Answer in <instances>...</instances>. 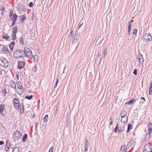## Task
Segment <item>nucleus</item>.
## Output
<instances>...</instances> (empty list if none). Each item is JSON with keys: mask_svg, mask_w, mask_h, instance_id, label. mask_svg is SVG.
<instances>
[{"mask_svg": "<svg viewBox=\"0 0 152 152\" xmlns=\"http://www.w3.org/2000/svg\"><path fill=\"white\" fill-rule=\"evenodd\" d=\"M15 20H12V21H13V22H12V25H11V26H14V25H15V22L17 20V19H15Z\"/></svg>", "mask_w": 152, "mask_h": 152, "instance_id": "nucleus-38", "label": "nucleus"}, {"mask_svg": "<svg viewBox=\"0 0 152 152\" xmlns=\"http://www.w3.org/2000/svg\"><path fill=\"white\" fill-rule=\"evenodd\" d=\"M133 22V20H131L130 21H129V22H130V24H131V23H132Z\"/></svg>", "mask_w": 152, "mask_h": 152, "instance_id": "nucleus-58", "label": "nucleus"}, {"mask_svg": "<svg viewBox=\"0 0 152 152\" xmlns=\"http://www.w3.org/2000/svg\"><path fill=\"white\" fill-rule=\"evenodd\" d=\"M33 97V96L32 95H31L30 96H26L25 97V98L28 99V100H30Z\"/></svg>", "mask_w": 152, "mask_h": 152, "instance_id": "nucleus-34", "label": "nucleus"}, {"mask_svg": "<svg viewBox=\"0 0 152 152\" xmlns=\"http://www.w3.org/2000/svg\"><path fill=\"white\" fill-rule=\"evenodd\" d=\"M20 112L21 113H23L24 112V109L22 104H20Z\"/></svg>", "mask_w": 152, "mask_h": 152, "instance_id": "nucleus-22", "label": "nucleus"}, {"mask_svg": "<svg viewBox=\"0 0 152 152\" xmlns=\"http://www.w3.org/2000/svg\"><path fill=\"white\" fill-rule=\"evenodd\" d=\"M141 99H143L144 101H145V99L143 97H142L141 98Z\"/></svg>", "mask_w": 152, "mask_h": 152, "instance_id": "nucleus-56", "label": "nucleus"}, {"mask_svg": "<svg viewBox=\"0 0 152 152\" xmlns=\"http://www.w3.org/2000/svg\"><path fill=\"white\" fill-rule=\"evenodd\" d=\"M1 74V71L0 70V74Z\"/></svg>", "mask_w": 152, "mask_h": 152, "instance_id": "nucleus-61", "label": "nucleus"}, {"mask_svg": "<svg viewBox=\"0 0 152 152\" xmlns=\"http://www.w3.org/2000/svg\"><path fill=\"white\" fill-rule=\"evenodd\" d=\"M16 88H17V89L22 90V86L21 83L19 82H17L16 83Z\"/></svg>", "mask_w": 152, "mask_h": 152, "instance_id": "nucleus-16", "label": "nucleus"}, {"mask_svg": "<svg viewBox=\"0 0 152 152\" xmlns=\"http://www.w3.org/2000/svg\"><path fill=\"white\" fill-rule=\"evenodd\" d=\"M127 148L125 145H123L121 146L120 149L121 151L122 152H128L127 151Z\"/></svg>", "mask_w": 152, "mask_h": 152, "instance_id": "nucleus-14", "label": "nucleus"}, {"mask_svg": "<svg viewBox=\"0 0 152 152\" xmlns=\"http://www.w3.org/2000/svg\"><path fill=\"white\" fill-rule=\"evenodd\" d=\"M13 55L14 57H23L24 56V50L20 49L16 50Z\"/></svg>", "mask_w": 152, "mask_h": 152, "instance_id": "nucleus-2", "label": "nucleus"}, {"mask_svg": "<svg viewBox=\"0 0 152 152\" xmlns=\"http://www.w3.org/2000/svg\"><path fill=\"white\" fill-rule=\"evenodd\" d=\"M150 152H152V149L151 150V151Z\"/></svg>", "mask_w": 152, "mask_h": 152, "instance_id": "nucleus-64", "label": "nucleus"}, {"mask_svg": "<svg viewBox=\"0 0 152 152\" xmlns=\"http://www.w3.org/2000/svg\"><path fill=\"white\" fill-rule=\"evenodd\" d=\"M25 65L24 62L23 61H20L18 62V68L19 69H21L23 68Z\"/></svg>", "mask_w": 152, "mask_h": 152, "instance_id": "nucleus-12", "label": "nucleus"}, {"mask_svg": "<svg viewBox=\"0 0 152 152\" xmlns=\"http://www.w3.org/2000/svg\"><path fill=\"white\" fill-rule=\"evenodd\" d=\"M98 56L99 57L100 56V54H98Z\"/></svg>", "mask_w": 152, "mask_h": 152, "instance_id": "nucleus-62", "label": "nucleus"}, {"mask_svg": "<svg viewBox=\"0 0 152 152\" xmlns=\"http://www.w3.org/2000/svg\"><path fill=\"white\" fill-rule=\"evenodd\" d=\"M138 60L139 64H142L144 60L143 58H139Z\"/></svg>", "mask_w": 152, "mask_h": 152, "instance_id": "nucleus-24", "label": "nucleus"}, {"mask_svg": "<svg viewBox=\"0 0 152 152\" xmlns=\"http://www.w3.org/2000/svg\"><path fill=\"white\" fill-rule=\"evenodd\" d=\"M118 124H117L115 128L114 129V132H115V133H116L117 132V130H118Z\"/></svg>", "mask_w": 152, "mask_h": 152, "instance_id": "nucleus-40", "label": "nucleus"}, {"mask_svg": "<svg viewBox=\"0 0 152 152\" xmlns=\"http://www.w3.org/2000/svg\"><path fill=\"white\" fill-rule=\"evenodd\" d=\"M58 82V79H57V81H56V84L55 86V87H54L55 88H56V86H57V85Z\"/></svg>", "mask_w": 152, "mask_h": 152, "instance_id": "nucleus-45", "label": "nucleus"}, {"mask_svg": "<svg viewBox=\"0 0 152 152\" xmlns=\"http://www.w3.org/2000/svg\"><path fill=\"white\" fill-rule=\"evenodd\" d=\"M131 28H128V32H130Z\"/></svg>", "mask_w": 152, "mask_h": 152, "instance_id": "nucleus-57", "label": "nucleus"}, {"mask_svg": "<svg viewBox=\"0 0 152 152\" xmlns=\"http://www.w3.org/2000/svg\"><path fill=\"white\" fill-rule=\"evenodd\" d=\"M80 33L78 32L75 33L74 35V38L72 42L73 44H75L76 42L79 41V40Z\"/></svg>", "mask_w": 152, "mask_h": 152, "instance_id": "nucleus-6", "label": "nucleus"}, {"mask_svg": "<svg viewBox=\"0 0 152 152\" xmlns=\"http://www.w3.org/2000/svg\"><path fill=\"white\" fill-rule=\"evenodd\" d=\"M37 70V67L36 65H35L34 66L32 69V71L34 72H36Z\"/></svg>", "mask_w": 152, "mask_h": 152, "instance_id": "nucleus-29", "label": "nucleus"}, {"mask_svg": "<svg viewBox=\"0 0 152 152\" xmlns=\"http://www.w3.org/2000/svg\"><path fill=\"white\" fill-rule=\"evenodd\" d=\"M130 32H128V34L129 35H130Z\"/></svg>", "mask_w": 152, "mask_h": 152, "instance_id": "nucleus-59", "label": "nucleus"}, {"mask_svg": "<svg viewBox=\"0 0 152 152\" xmlns=\"http://www.w3.org/2000/svg\"><path fill=\"white\" fill-rule=\"evenodd\" d=\"M23 50L24 56H26V57H29L32 55V51L30 49L27 48L26 50Z\"/></svg>", "mask_w": 152, "mask_h": 152, "instance_id": "nucleus-7", "label": "nucleus"}, {"mask_svg": "<svg viewBox=\"0 0 152 152\" xmlns=\"http://www.w3.org/2000/svg\"><path fill=\"white\" fill-rule=\"evenodd\" d=\"M9 47L11 50H13V47H14L13 46L10 44V45H9Z\"/></svg>", "mask_w": 152, "mask_h": 152, "instance_id": "nucleus-41", "label": "nucleus"}, {"mask_svg": "<svg viewBox=\"0 0 152 152\" xmlns=\"http://www.w3.org/2000/svg\"><path fill=\"white\" fill-rule=\"evenodd\" d=\"M135 145L134 142V141H130L127 143V145L128 147V149L130 148H132Z\"/></svg>", "mask_w": 152, "mask_h": 152, "instance_id": "nucleus-15", "label": "nucleus"}, {"mask_svg": "<svg viewBox=\"0 0 152 152\" xmlns=\"http://www.w3.org/2000/svg\"><path fill=\"white\" fill-rule=\"evenodd\" d=\"M48 115H46L43 118V122L44 123L47 122L48 121Z\"/></svg>", "mask_w": 152, "mask_h": 152, "instance_id": "nucleus-27", "label": "nucleus"}, {"mask_svg": "<svg viewBox=\"0 0 152 152\" xmlns=\"http://www.w3.org/2000/svg\"><path fill=\"white\" fill-rule=\"evenodd\" d=\"M126 112L125 110L123 111L121 113V117L126 116Z\"/></svg>", "mask_w": 152, "mask_h": 152, "instance_id": "nucleus-23", "label": "nucleus"}, {"mask_svg": "<svg viewBox=\"0 0 152 152\" xmlns=\"http://www.w3.org/2000/svg\"><path fill=\"white\" fill-rule=\"evenodd\" d=\"M107 48H106L104 52V53L102 55V56L105 57L106 56V55L107 54Z\"/></svg>", "mask_w": 152, "mask_h": 152, "instance_id": "nucleus-33", "label": "nucleus"}, {"mask_svg": "<svg viewBox=\"0 0 152 152\" xmlns=\"http://www.w3.org/2000/svg\"><path fill=\"white\" fill-rule=\"evenodd\" d=\"M12 152H19V149L18 147L15 148L12 150Z\"/></svg>", "mask_w": 152, "mask_h": 152, "instance_id": "nucleus-30", "label": "nucleus"}, {"mask_svg": "<svg viewBox=\"0 0 152 152\" xmlns=\"http://www.w3.org/2000/svg\"><path fill=\"white\" fill-rule=\"evenodd\" d=\"M88 141L87 139H86V141L85 142V147H87V146H88Z\"/></svg>", "mask_w": 152, "mask_h": 152, "instance_id": "nucleus-44", "label": "nucleus"}, {"mask_svg": "<svg viewBox=\"0 0 152 152\" xmlns=\"http://www.w3.org/2000/svg\"><path fill=\"white\" fill-rule=\"evenodd\" d=\"M9 16L11 20H15V18L17 19V15L13 14V12L12 11H10L9 13Z\"/></svg>", "mask_w": 152, "mask_h": 152, "instance_id": "nucleus-10", "label": "nucleus"}, {"mask_svg": "<svg viewBox=\"0 0 152 152\" xmlns=\"http://www.w3.org/2000/svg\"><path fill=\"white\" fill-rule=\"evenodd\" d=\"M140 56L142 57V56L141 54H140Z\"/></svg>", "mask_w": 152, "mask_h": 152, "instance_id": "nucleus-60", "label": "nucleus"}, {"mask_svg": "<svg viewBox=\"0 0 152 152\" xmlns=\"http://www.w3.org/2000/svg\"><path fill=\"white\" fill-rule=\"evenodd\" d=\"M2 50L3 51H4V52H7L8 51V48H7V47H3V48H2Z\"/></svg>", "mask_w": 152, "mask_h": 152, "instance_id": "nucleus-31", "label": "nucleus"}, {"mask_svg": "<svg viewBox=\"0 0 152 152\" xmlns=\"http://www.w3.org/2000/svg\"><path fill=\"white\" fill-rule=\"evenodd\" d=\"M27 135L26 134H25L23 136L22 141L23 142H25V140L27 139Z\"/></svg>", "mask_w": 152, "mask_h": 152, "instance_id": "nucleus-26", "label": "nucleus"}, {"mask_svg": "<svg viewBox=\"0 0 152 152\" xmlns=\"http://www.w3.org/2000/svg\"><path fill=\"white\" fill-rule=\"evenodd\" d=\"M152 88V83H151L150 84V87L149 89H151Z\"/></svg>", "mask_w": 152, "mask_h": 152, "instance_id": "nucleus-53", "label": "nucleus"}, {"mask_svg": "<svg viewBox=\"0 0 152 152\" xmlns=\"http://www.w3.org/2000/svg\"><path fill=\"white\" fill-rule=\"evenodd\" d=\"M137 29H134V31L133 32V34L136 35L137 34Z\"/></svg>", "mask_w": 152, "mask_h": 152, "instance_id": "nucleus-39", "label": "nucleus"}, {"mask_svg": "<svg viewBox=\"0 0 152 152\" xmlns=\"http://www.w3.org/2000/svg\"><path fill=\"white\" fill-rule=\"evenodd\" d=\"M3 38L5 39H9V36L7 34H5L3 36Z\"/></svg>", "mask_w": 152, "mask_h": 152, "instance_id": "nucleus-28", "label": "nucleus"}, {"mask_svg": "<svg viewBox=\"0 0 152 152\" xmlns=\"http://www.w3.org/2000/svg\"><path fill=\"white\" fill-rule=\"evenodd\" d=\"M19 42L21 44H22V45H23L24 44V39L22 37H21L19 39Z\"/></svg>", "mask_w": 152, "mask_h": 152, "instance_id": "nucleus-25", "label": "nucleus"}, {"mask_svg": "<svg viewBox=\"0 0 152 152\" xmlns=\"http://www.w3.org/2000/svg\"><path fill=\"white\" fill-rule=\"evenodd\" d=\"M16 77L17 79L18 80L19 79V76H18V74H17L16 75Z\"/></svg>", "mask_w": 152, "mask_h": 152, "instance_id": "nucleus-55", "label": "nucleus"}, {"mask_svg": "<svg viewBox=\"0 0 152 152\" xmlns=\"http://www.w3.org/2000/svg\"><path fill=\"white\" fill-rule=\"evenodd\" d=\"M17 10L18 11H20L22 10L23 11L25 12L26 10V8L25 7V5L23 4H20L19 6L17 7Z\"/></svg>", "mask_w": 152, "mask_h": 152, "instance_id": "nucleus-11", "label": "nucleus"}, {"mask_svg": "<svg viewBox=\"0 0 152 152\" xmlns=\"http://www.w3.org/2000/svg\"><path fill=\"white\" fill-rule=\"evenodd\" d=\"M137 73V70L136 69H135L133 72V73L134 75H136Z\"/></svg>", "mask_w": 152, "mask_h": 152, "instance_id": "nucleus-43", "label": "nucleus"}, {"mask_svg": "<svg viewBox=\"0 0 152 152\" xmlns=\"http://www.w3.org/2000/svg\"><path fill=\"white\" fill-rule=\"evenodd\" d=\"M110 120H111V121L110 122V125H111L113 124V122L112 121V119L111 118H110Z\"/></svg>", "mask_w": 152, "mask_h": 152, "instance_id": "nucleus-52", "label": "nucleus"}, {"mask_svg": "<svg viewBox=\"0 0 152 152\" xmlns=\"http://www.w3.org/2000/svg\"><path fill=\"white\" fill-rule=\"evenodd\" d=\"M83 24V23H82L79 26L78 29H79V28L82 26Z\"/></svg>", "mask_w": 152, "mask_h": 152, "instance_id": "nucleus-54", "label": "nucleus"}, {"mask_svg": "<svg viewBox=\"0 0 152 152\" xmlns=\"http://www.w3.org/2000/svg\"><path fill=\"white\" fill-rule=\"evenodd\" d=\"M10 84L11 85V87L14 89H15L16 90V83H15L14 82H13L12 80L10 83Z\"/></svg>", "mask_w": 152, "mask_h": 152, "instance_id": "nucleus-19", "label": "nucleus"}, {"mask_svg": "<svg viewBox=\"0 0 152 152\" xmlns=\"http://www.w3.org/2000/svg\"><path fill=\"white\" fill-rule=\"evenodd\" d=\"M5 10V9L4 6H3L1 10L2 11H4Z\"/></svg>", "mask_w": 152, "mask_h": 152, "instance_id": "nucleus-51", "label": "nucleus"}, {"mask_svg": "<svg viewBox=\"0 0 152 152\" xmlns=\"http://www.w3.org/2000/svg\"><path fill=\"white\" fill-rule=\"evenodd\" d=\"M148 131L149 133L146 134L145 137H148V138H149L150 136V134H151L152 132V123H149L148 124Z\"/></svg>", "mask_w": 152, "mask_h": 152, "instance_id": "nucleus-9", "label": "nucleus"}, {"mask_svg": "<svg viewBox=\"0 0 152 152\" xmlns=\"http://www.w3.org/2000/svg\"><path fill=\"white\" fill-rule=\"evenodd\" d=\"M128 24H129V26H128V28H131V24H130V22H129L128 23Z\"/></svg>", "mask_w": 152, "mask_h": 152, "instance_id": "nucleus-48", "label": "nucleus"}, {"mask_svg": "<svg viewBox=\"0 0 152 152\" xmlns=\"http://www.w3.org/2000/svg\"><path fill=\"white\" fill-rule=\"evenodd\" d=\"M10 143H8L7 142L6 143L5 147V151L6 152H7L8 151L9 147L10 146Z\"/></svg>", "mask_w": 152, "mask_h": 152, "instance_id": "nucleus-20", "label": "nucleus"}, {"mask_svg": "<svg viewBox=\"0 0 152 152\" xmlns=\"http://www.w3.org/2000/svg\"><path fill=\"white\" fill-rule=\"evenodd\" d=\"M21 134L18 131H15L13 134V138L15 140H18L21 136Z\"/></svg>", "mask_w": 152, "mask_h": 152, "instance_id": "nucleus-5", "label": "nucleus"}, {"mask_svg": "<svg viewBox=\"0 0 152 152\" xmlns=\"http://www.w3.org/2000/svg\"><path fill=\"white\" fill-rule=\"evenodd\" d=\"M134 102L133 99H131L129 102H126L125 103V104H133Z\"/></svg>", "mask_w": 152, "mask_h": 152, "instance_id": "nucleus-32", "label": "nucleus"}, {"mask_svg": "<svg viewBox=\"0 0 152 152\" xmlns=\"http://www.w3.org/2000/svg\"><path fill=\"white\" fill-rule=\"evenodd\" d=\"M127 120L128 117L127 116L121 117V123H124L127 121Z\"/></svg>", "mask_w": 152, "mask_h": 152, "instance_id": "nucleus-17", "label": "nucleus"}, {"mask_svg": "<svg viewBox=\"0 0 152 152\" xmlns=\"http://www.w3.org/2000/svg\"><path fill=\"white\" fill-rule=\"evenodd\" d=\"M35 56H35V55H34V56H32V57H35Z\"/></svg>", "mask_w": 152, "mask_h": 152, "instance_id": "nucleus-63", "label": "nucleus"}, {"mask_svg": "<svg viewBox=\"0 0 152 152\" xmlns=\"http://www.w3.org/2000/svg\"><path fill=\"white\" fill-rule=\"evenodd\" d=\"M88 146H87V147H86L85 148V152H87L88 151Z\"/></svg>", "mask_w": 152, "mask_h": 152, "instance_id": "nucleus-46", "label": "nucleus"}, {"mask_svg": "<svg viewBox=\"0 0 152 152\" xmlns=\"http://www.w3.org/2000/svg\"><path fill=\"white\" fill-rule=\"evenodd\" d=\"M73 30L71 31L69 35V37H72L73 35Z\"/></svg>", "mask_w": 152, "mask_h": 152, "instance_id": "nucleus-35", "label": "nucleus"}, {"mask_svg": "<svg viewBox=\"0 0 152 152\" xmlns=\"http://www.w3.org/2000/svg\"><path fill=\"white\" fill-rule=\"evenodd\" d=\"M18 30V28L17 26H14L13 29L12 34V39L13 40H15L16 38V34Z\"/></svg>", "mask_w": 152, "mask_h": 152, "instance_id": "nucleus-4", "label": "nucleus"}, {"mask_svg": "<svg viewBox=\"0 0 152 152\" xmlns=\"http://www.w3.org/2000/svg\"><path fill=\"white\" fill-rule=\"evenodd\" d=\"M127 132L128 133L129 132L130 129L132 128V125L131 124H129L127 125Z\"/></svg>", "mask_w": 152, "mask_h": 152, "instance_id": "nucleus-21", "label": "nucleus"}, {"mask_svg": "<svg viewBox=\"0 0 152 152\" xmlns=\"http://www.w3.org/2000/svg\"><path fill=\"white\" fill-rule=\"evenodd\" d=\"M9 62L5 58L0 59V65L3 67L6 68L8 66Z\"/></svg>", "mask_w": 152, "mask_h": 152, "instance_id": "nucleus-1", "label": "nucleus"}, {"mask_svg": "<svg viewBox=\"0 0 152 152\" xmlns=\"http://www.w3.org/2000/svg\"><path fill=\"white\" fill-rule=\"evenodd\" d=\"M53 146L51 147L49 150L48 152H53Z\"/></svg>", "mask_w": 152, "mask_h": 152, "instance_id": "nucleus-42", "label": "nucleus"}, {"mask_svg": "<svg viewBox=\"0 0 152 152\" xmlns=\"http://www.w3.org/2000/svg\"><path fill=\"white\" fill-rule=\"evenodd\" d=\"M4 143V142L3 141H0V145H2Z\"/></svg>", "mask_w": 152, "mask_h": 152, "instance_id": "nucleus-50", "label": "nucleus"}, {"mask_svg": "<svg viewBox=\"0 0 152 152\" xmlns=\"http://www.w3.org/2000/svg\"><path fill=\"white\" fill-rule=\"evenodd\" d=\"M26 16L24 15H23V17L22 18L21 20L22 21V22L25 20L26 19Z\"/></svg>", "mask_w": 152, "mask_h": 152, "instance_id": "nucleus-37", "label": "nucleus"}, {"mask_svg": "<svg viewBox=\"0 0 152 152\" xmlns=\"http://www.w3.org/2000/svg\"><path fill=\"white\" fill-rule=\"evenodd\" d=\"M33 3L32 2H30L28 4V6L30 7H31L33 6Z\"/></svg>", "mask_w": 152, "mask_h": 152, "instance_id": "nucleus-36", "label": "nucleus"}, {"mask_svg": "<svg viewBox=\"0 0 152 152\" xmlns=\"http://www.w3.org/2000/svg\"><path fill=\"white\" fill-rule=\"evenodd\" d=\"M5 105L3 104H1L0 105V114L3 115V111L4 110Z\"/></svg>", "mask_w": 152, "mask_h": 152, "instance_id": "nucleus-13", "label": "nucleus"}, {"mask_svg": "<svg viewBox=\"0 0 152 152\" xmlns=\"http://www.w3.org/2000/svg\"><path fill=\"white\" fill-rule=\"evenodd\" d=\"M13 104L15 108L17 109H20V105L19 104V101L17 98H15L13 101Z\"/></svg>", "mask_w": 152, "mask_h": 152, "instance_id": "nucleus-8", "label": "nucleus"}, {"mask_svg": "<svg viewBox=\"0 0 152 152\" xmlns=\"http://www.w3.org/2000/svg\"><path fill=\"white\" fill-rule=\"evenodd\" d=\"M152 149V144L151 143H148L145 146L143 152H150Z\"/></svg>", "mask_w": 152, "mask_h": 152, "instance_id": "nucleus-3", "label": "nucleus"}, {"mask_svg": "<svg viewBox=\"0 0 152 152\" xmlns=\"http://www.w3.org/2000/svg\"><path fill=\"white\" fill-rule=\"evenodd\" d=\"M152 92V90L149 89V94L150 95H151V94Z\"/></svg>", "mask_w": 152, "mask_h": 152, "instance_id": "nucleus-47", "label": "nucleus"}, {"mask_svg": "<svg viewBox=\"0 0 152 152\" xmlns=\"http://www.w3.org/2000/svg\"><path fill=\"white\" fill-rule=\"evenodd\" d=\"M15 43V42H12L10 43V44L14 46Z\"/></svg>", "mask_w": 152, "mask_h": 152, "instance_id": "nucleus-49", "label": "nucleus"}, {"mask_svg": "<svg viewBox=\"0 0 152 152\" xmlns=\"http://www.w3.org/2000/svg\"><path fill=\"white\" fill-rule=\"evenodd\" d=\"M145 39L148 40V42L151 41L152 40V37H151V36L150 34L149 33V34H147Z\"/></svg>", "mask_w": 152, "mask_h": 152, "instance_id": "nucleus-18", "label": "nucleus"}]
</instances>
